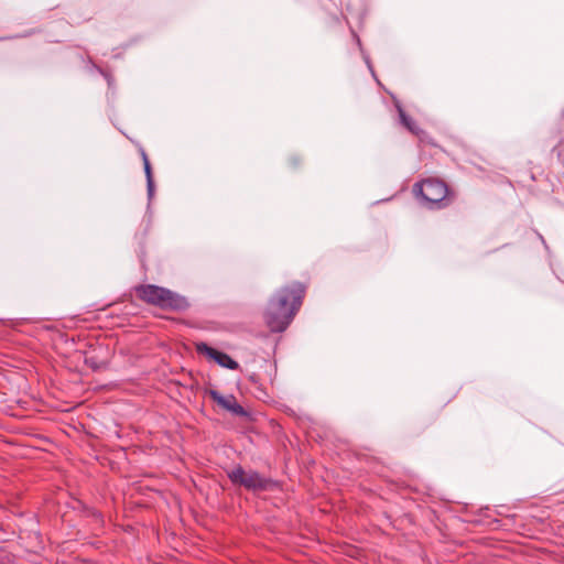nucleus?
<instances>
[{
  "label": "nucleus",
  "mask_w": 564,
  "mask_h": 564,
  "mask_svg": "<svg viewBox=\"0 0 564 564\" xmlns=\"http://www.w3.org/2000/svg\"><path fill=\"white\" fill-rule=\"evenodd\" d=\"M305 286L293 282L282 288L270 300L265 311V322L272 332H283L302 305Z\"/></svg>",
  "instance_id": "f257e3e1"
},
{
  "label": "nucleus",
  "mask_w": 564,
  "mask_h": 564,
  "mask_svg": "<svg viewBox=\"0 0 564 564\" xmlns=\"http://www.w3.org/2000/svg\"><path fill=\"white\" fill-rule=\"evenodd\" d=\"M137 294L142 301L163 310L183 311L188 307L185 297L158 285H141L137 288Z\"/></svg>",
  "instance_id": "f03ea898"
},
{
  "label": "nucleus",
  "mask_w": 564,
  "mask_h": 564,
  "mask_svg": "<svg viewBox=\"0 0 564 564\" xmlns=\"http://www.w3.org/2000/svg\"><path fill=\"white\" fill-rule=\"evenodd\" d=\"M420 193V195L431 204H438L442 202H446L444 205H447L451 202L449 191L447 185L437 178H427L424 180L421 184H416L414 186V191Z\"/></svg>",
  "instance_id": "7ed1b4c3"
},
{
  "label": "nucleus",
  "mask_w": 564,
  "mask_h": 564,
  "mask_svg": "<svg viewBox=\"0 0 564 564\" xmlns=\"http://www.w3.org/2000/svg\"><path fill=\"white\" fill-rule=\"evenodd\" d=\"M228 477L234 484L243 486L249 490H262L267 487V479L261 477L258 473L249 470L246 471L242 467L237 466L228 473Z\"/></svg>",
  "instance_id": "20e7f679"
},
{
  "label": "nucleus",
  "mask_w": 564,
  "mask_h": 564,
  "mask_svg": "<svg viewBox=\"0 0 564 564\" xmlns=\"http://www.w3.org/2000/svg\"><path fill=\"white\" fill-rule=\"evenodd\" d=\"M196 350L200 354L206 355L208 358L216 361L219 366H221L224 368H228L231 370H235L238 368V362H236L234 359H231L230 356L209 347L205 343L196 344Z\"/></svg>",
  "instance_id": "39448f33"
},
{
  "label": "nucleus",
  "mask_w": 564,
  "mask_h": 564,
  "mask_svg": "<svg viewBox=\"0 0 564 564\" xmlns=\"http://www.w3.org/2000/svg\"><path fill=\"white\" fill-rule=\"evenodd\" d=\"M208 394L210 398L217 402L218 405H220L223 409L232 412L236 415H247V412L243 410V408L237 402L236 398L231 394L229 395H223L216 390H209Z\"/></svg>",
  "instance_id": "423d86ee"
},
{
  "label": "nucleus",
  "mask_w": 564,
  "mask_h": 564,
  "mask_svg": "<svg viewBox=\"0 0 564 564\" xmlns=\"http://www.w3.org/2000/svg\"><path fill=\"white\" fill-rule=\"evenodd\" d=\"M142 156H143V163H144V172H145L147 181H148V188H149V192L151 193L152 187H153L151 166H150V162H149L147 154L143 153Z\"/></svg>",
  "instance_id": "0eeeda50"
},
{
  "label": "nucleus",
  "mask_w": 564,
  "mask_h": 564,
  "mask_svg": "<svg viewBox=\"0 0 564 564\" xmlns=\"http://www.w3.org/2000/svg\"><path fill=\"white\" fill-rule=\"evenodd\" d=\"M403 124L412 132L416 133V128L411 119H409L402 111L400 113Z\"/></svg>",
  "instance_id": "6e6552de"
}]
</instances>
